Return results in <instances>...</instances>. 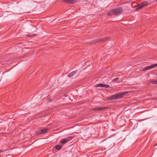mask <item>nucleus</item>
Instances as JSON below:
<instances>
[{
  "instance_id": "obj_1",
  "label": "nucleus",
  "mask_w": 157,
  "mask_h": 157,
  "mask_svg": "<svg viewBox=\"0 0 157 157\" xmlns=\"http://www.w3.org/2000/svg\"><path fill=\"white\" fill-rule=\"evenodd\" d=\"M123 12L122 8L119 7L109 11L108 12V14L109 15H116L121 14Z\"/></svg>"
},
{
  "instance_id": "obj_2",
  "label": "nucleus",
  "mask_w": 157,
  "mask_h": 157,
  "mask_svg": "<svg viewBox=\"0 0 157 157\" xmlns=\"http://www.w3.org/2000/svg\"><path fill=\"white\" fill-rule=\"evenodd\" d=\"M127 93L128 92L127 91H124L122 93H119L109 97L107 99L109 100L118 99L122 97Z\"/></svg>"
},
{
  "instance_id": "obj_3",
  "label": "nucleus",
  "mask_w": 157,
  "mask_h": 157,
  "mask_svg": "<svg viewBox=\"0 0 157 157\" xmlns=\"http://www.w3.org/2000/svg\"><path fill=\"white\" fill-rule=\"evenodd\" d=\"M148 4V2L147 1H144L142 2L140 4L138 5V7L136 8V10H139L143 7L147 5Z\"/></svg>"
},
{
  "instance_id": "obj_4",
  "label": "nucleus",
  "mask_w": 157,
  "mask_h": 157,
  "mask_svg": "<svg viewBox=\"0 0 157 157\" xmlns=\"http://www.w3.org/2000/svg\"><path fill=\"white\" fill-rule=\"evenodd\" d=\"M73 138L72 136H68L65 139L63 140L60 142V144H64L68 142L69 141L72 140Z\"/></svg>"
},
{
  "instance_id": "obj_5",
  "label": "nucleus",
  "mask_w": 157,
  "mask_h": 157,
  "mask_svg": "<svg viewBox=\"0 0 157 157\" xmlns=\"http://www.w3.org/2000/svg\"><path fill=\"white\" fill-rule=\"evenodd\" d=\"M157 66V63L153 64L150 66H147L144 68L142 70L143 71H145L147 70H148L153 68L154 67Z\"/></svg>"
},
{
  "instance_id": "obj_6",
  "label": "nucleus",
  "mask_w": 157,
  "mask_h": 157,
  "mask_svg": "<svg viewBox=\"0 0 157 157\" xmlns=\"http://www.w3.org/2000/svg\"><path fill=\"white\" fill-rule=\"evenodd\" d=\"M95 87H100L102 88L105 87L106 88H108L110 87L109 85H107L105 84H103L102 83L99 84L95 85Z\"/></svg>"
},
{
  "instance_id": "obj_7",
  "label": "nucleus",
  "mask_w": 157,
  "mask_h": 157,
  "mask_svg": "<svg viewBox=\"0 0 157 157\" xmlns=\"http://www.w3.org/2000/svg\"><path fill=\"white\" fill-rule=\"evenodd\" d=\"M48 129L46 128H44L40 130H39L36 132L37 135H40L46 133Z\"/></svg>"
},
{
  "instance_id": "obj_8",
  "label": "nucleus",
  "mask_w": 157,
  "mask_h": 157,
  "mask_svg": "<svg viewBox=\"0 0 157 157\" xmlns=\"http://www.w3.org/2000/svg\"><path fill=\"white\" fill-rule=\"evenodd\" d=\"M63 2L68 4H73L78 2V0H63Z\"/></svg>"
},
{
  "instance_id": "obj_9",
  "label": "nucleus",
  "mask_w": 157,
  "mask_h": 157,
  "mask_svg": "<svg viewBox=\"0 0 157 157\" xmlns=\"http://www.w3.org/2000/svg\"><path fill=\"white\" fill-rule=\"evenodd\" d=\"M77 72L76 70L70 73L68 75V77L69 78L73 76Z\"/></svg>"
},
{
  "instance_id": "obj_10",
  "label": "nucleus",
  "mask_w": 157,
  "mask_h": 157,
  "mask_svg": "<svg viewBox=\"0 0 157 157\" xmlns=\"http://www.w3.org/2000/svg\"><path fill=\"white\" fill-rule=\"evenodd\" d=\"M104 108L102 107H97L93 109L94 110H101L103 109Z\"/></svg>"
},
{
  "instance_id": "obj_11",
  "label": "nucleus",
  "mask_w": 157,
  "mask_h": 157,
  "mask_svg": "<svg viewBox=\"0 0 157 157\" xmlns=\"http://www.w3.org/2000/svg\"><path fill=\"white\" fill-rule=\"evenodd\" d=\"M62 146L61 145H57L56 146V148L57 150H60L62 148Z\"/></svg>"
},
{
  "instance_id": "obj_12",
  "label": "nucleus",
  "mask_w": 157,
  "mask_h": 157,
  "mask_svg": "<svg viewBox=\"0 0 157 157\" xmlns=\"http://www.w3.org/2000/svg\"><path fill=\"white\" fill-rule=\"evenodd\" d=\"M108 38H104L101 39V40H99L97 41V42H100L101 41H104L106 40H107L108 39Z\"/></svg>"
},
{
  "instance_id": "obj_13",
  "label": "nucleus",
  "mask_w": 157,
  "mask_h": 157,
  "mask_svg": "<svg viewBox=\"0 0 157 157\" xmlns=\"http://www.w3.org/2000/svg\"><path fill=\"white\" fill-rule=\"evenodd\" d=\"M150 82L153 84H157V80L151 81Z\"/></svg>"
},
{
  "instance_id": "obj_14",
  "label": "nucleus",
  "mask_w": 157,
  "mask_h": 157,
  "mask_svg": "<svg viewBox=\"0 0 157 157\" xmlns=\"http://www.w3.org/2000/svg\"><path fill=\"white\" fill-rule=\"evenodd\" d=\"M119 79V78H115L114 79H113L112 81L111 82H116L117 81L118 79Z\"/></svg>"
},
{
  "instance_id": "obj_15",
  "label": "nucleus",
  "mask_w": 157,
  "mask_h": 157,
  "mask_svg": "<svg viewBox=\"0 0 157 157\" xmlns=\"http://www.w3.org/2000/svg\"><path fill=\"white\" fill-rule=\"evenodd\" d=\"M2 151H0V153L1 152H2Z\"/></svg>"
},
{
  "instance_id": "obj_16",
  "label": "nucleus",
  "mask_w": 157,
  "mask_h": 157,
  "mask_svg": "<svg viewBox=\"0 0 157 157\" xmlns=\"http://www.w3.org/2000/svg\"><path fill=\"white\" fill-rule=\"evenodd\" d=\"M156 2H157V0H156Z\"/></svg>"
},
{
  "instance_id": "obj_17",
  "label": "nucleus",
  "mask_w": 157,
  "mask_h": 157,
  "mask_svg": "<svg viewBox=\"0 0 157 157\" xmlns=\"http://www.w3.org/2000/svg\"><path fill=\"white\" fill-rule=\"evenodd\" d=\"M156 145H157V144H156Z\"/></svg>"
},
{
  "instance_id": "obj_18",
  "label": "nucleus",
  "mask_w": 157,
  "mask_h": 157,
  "mask_svg": "<svg viewBox=\"0 0 157 157\" xmlns=\"http://www.w3.org/2000/svg\"><path fill=\"white\" fill-rule=\"evenodd\" d=\"M0 157H1V155H0Z\"/></svg>"
}]
</instances>
